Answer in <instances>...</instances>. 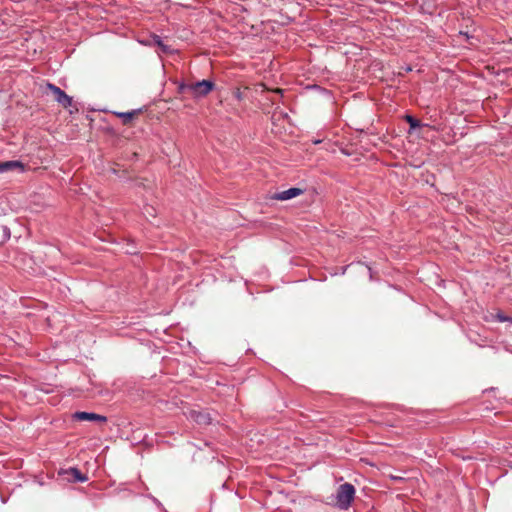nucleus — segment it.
<instances>
[{
  "instance_id": "1",
  "label": "nucleus",
  "mask_w": 512,
  "mask_h": 512,
  "mask_svg": "<svg viewBox=\"0 0 512 512\" xmlns=\"http://www.w3.org/2000/svg\"><path fill=\"white\" fill-rule=\"evenodd\" d=\"M215 88V83L211 80L203 79L192 83H181L178 91L181 94H189L194 99L206 97Z\"/></svg>"
},
{
  "instance_id": "2",
  "label": "nucleus",
  "mask_w": 512,
  "mask_h": 512,
  "mask_svg": "<svg viewBox=\"0 0 512 512\" xmlns=\"http://www.w3.org/2000/svg\"><path fill=\"white\" fill-rule=\"evenodd\" d=\"M355 493V487L351 483L341 484L336 490V506L341 510H347L355 498Z\"/></svg>"
},
{
  "instance_id": "3",
  "label": "nucleus",
  "mask_w": 512,
  "mask_h": 512,
  "mask_svg": "<svg viewBox=\"0 0 512 512\" xmlns=\"http://www.w3.org/2000/svg\"><path fill=\"white\" fill-rule=\"evenodd\" d=\"M46 89L53 94L54 99L64 108L71 106L72 98L68 96L61 88L52 83H47Z\"/></svg>"
},
{
  "instance_id": "4",
  "label": "nucleus",
  "mask_w": 512,
  "mask_h": 512,
  "mask_svg": "<svg viewBox=\"0 0 512 512\" xmlns=\"http://www.w3.org/2000/svg\"><path fill=\"white\" fill-rule=\"evenodd\" d=\"M73 419L77 421H97L101 423H105L107 421V417L96 414L93 412H85V411H78L73 414Z\"/></svg>"
},
{
  "instance_id": "5",
  "label": "nucleus",
  "mask_w": 512,
  "mask_h": 512,
  "mask_svg": "<svg viewBox=\"0 0 512 512\" xmlns=\"http://www.w3.org/2000/svg\"><path fill=\"white\" fill-rule=\"evenodd\" d=\"M189 416L200 426H206L212 422V417L207 411L191 410Z\"/></svg>"
},
{
  "instance_id": "6",
  "label": "nucleus",
  "mask_w": 512,
  "mask_h": 512,
  "mask_svg": "<svg viewBox=\"0 0 512 512\" xmlns=\"http://www.w3.org/2000/svg\"><path fill=\"white\" fill-rule=\"evenodd\" d=\"M303 193V190L297 187H292L287 190L277 192L273 196V199L280 200V201H286L290 200L292 198H295Z\"/></svg>"
},
{
  "instance_id": "7",
  "label": "nucleus",
  "mask_w": 512,
  "mask_h": 512,
  "mask_svg": "<svg viewBox=\"0 0 512 512\" xmlns=\"http://www.w3.org/2000/svg\"><path fill=\"white\" fill-rule=\"evenodd\" d=\"M152 41L155 45L158 46L161 53L172 54L174 52V49L171 46L165 44L159 35H153Z\"/></svg>"
},
{
  "instance_id": "8",
  "label": "nucleus",
  "mask_w": 512,
  "mask_h": 512,
  "mask_svg": "<svg viewBox=\"0 0 512 512\" xmlns=\"http://www.w3.org/2000/svg\"><path fill=\"white\" fill-rule=\"evenodd\" d=\"M14 168L23 169V164L19 161L0 162V173L13 170Z\"/></svg>"
},
{
  "instance_id": "9",
  "label": "nucleus",
  "mask_w": 512,
  "mask_h": 512,
  "mask_svg": "<svg viewBox=\"0 0 512 512\" xmlns=\"http://www.w3.org/2000/svg\"><path fill=\"white\" fill-rule=\"evenodd\" d=\"M139 112L140 110H132L129 112H119L116 115L122 119L123 124H128Z\"/></svg>"
},
{
  "instance_id": "10",
  "label": "nucleus",
  "mask_w": 512,
  "mask_h": 512,
  "mask_svg": "<svg viewBox=\"0 0 512 512\" xmlns=\"http://www.w3.org/2000/svg\"><path fill=\"white\" fill-rule=\"evenodd\" d=\"M405 120L410 125L411 129L419 128L422 125L421 122L418 119L414 118L411 115H406L405 116Z\"/></svg>"
},
{
  "instance_id": "11",
  "label": "nucleus",
  "mask_w": 512,
  "mask_h": 512,
  "mask_svg": "<svg viewBox=\"0 0 512 512\" xmlns=\"http://www.w3.org/2000/svg\"><path fill=\"white\" fill-rule=\"evenodd\" d=\"M70 471L74 476L75 480L79 482H84L87 480V477L84 476L77 468H71Z\"/></svg>"
},
{
  "instance_id": "12",
  "label": "nucleus",
  "mask_w": 512,
  "mask_h": 512,
  "mask_svg": "<svg viewBox=\"0 0 512 512\" xmlns=\"http://www.w3.org/2000/svg\"><path fill=\"white\" fill-rule=\"evenodd\" d=\"M233 96L238 101H242L244 99V95H243L242 91L240 90V88H237L234 90Z\"/></svg>"
},
{
  "instance_id": "13",
  "label": "nucleus",
  "mask_w": 512,
  "mask_h": 512,
  "mask_svg": "<svg viewBox=\"0 0 512 512\" xmlns=\"http://www.w3.org/2000/svg\"><path fill=\"white\" fill-rule=\"evenodd\" d=\"M496 318H497V320H498L499 322H506V321H509V320H510V318H509V317H507V316H505V315H503V314H501V313H498V314L496 315Z\"/></svg>"
},
{
  "instance_id": "14",
  "label": "nucleus",
  "mask_w": 512,
  "mask_h": 512,
  "mask_svg": "<svg viewBox=\"0 0 512 512\" xmlns=\"http://www.w3.org/2000/svg\"><path fill=\"white\" fill-rule=\"evenodd\" d=\"M391 478L395 481H400L402 480L403 478L402 477H399V476H391Z\"/></svg>"
}]
</instances>
